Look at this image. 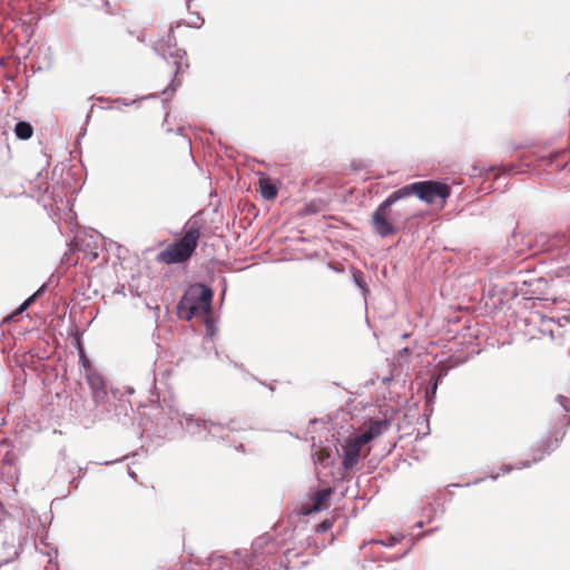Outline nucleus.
<instances>
[{
    "instance_id": "14",
    "label": "nucleus",
    "mask_w": 570,
    "mask_h": 570,
    "mask_svg": "<svg viewBox=\"0 0 570 570\" xmlns=\"http://www.w3.org/2000/svg\"><path fill=\"white\" fill-rule=\"evenodd\" d=\"M3 552L0 556V568L4 564H8L14 561L19 557V549L16 547L13 542H3Z\"/></svg>"
},
{
    "instance_id": "42",
    "label": "nucleus",
    "mask_w": 570,
    "mask_h": 570,
    "mask_svg": "<svg viewBox=\"0 0 570 570\" xmlns=\"http://www.w3.org/2000/svg\"><path fill=\"white\" fill-rule=\"evenodd\" d=\"M129 475H130L132 479H135V480H136V473H135V472L130 471V472H129Z\"/></svg>"
},
{
    "instance_id": "19",
    "label": "nucleus",
    "mask_w": 570,
    "mask_h": 570,
    "mask_svg": "<svg viewBox=\"0 0 570 570\" xmlns=\"http://www.w3.org/2000/svg\"><path fill=\"white\" fill-rule=\"evenodd\" d=\"M352 439L362 448L363 445L374 440L375 435L368 429H366L363 433L352 436Z\"/></svg>"
},
{
    "instance_id": "11",
    "label": "nucleus",
    "mask_w": 570,
    "mask_h": 570,
    "mask_svg": "<svg viewBox=\"0 0 570 570\" xmlns=\"http://www.w3.org/2000/svg\"><path fill=\"white\" fill-rule=\"evenodd\" d=\"M556 400L562 407V413L557 416V420L552 426L563 428V430L566 431L567 426L570 423V416L568 415V413L570 412V399L563 395H558Z\"/></svg>"
},
{
    "instance_id": "28",
    "label": "nucleus",
    "mask_w": 570,
    "mask_h": 570,
    "mask_svg": "<svg viewBox=\"0 0 570 570\" xmlns=\"http://www.w3.org/2000/svg\"><path fill=\"white\" fill-rule=\"evenodd\" d=\"M80 360H81V364H82V366H83V368H85L86 371H87V368H88L89 366H92V365L90 364V361L86 357V355H85V353H83L82 351L80 352Z\"/></svg>"
},
{
    "instance_id": "6",
    "label": "nucleus",
    "mask_w": 570,
    "mask_h": 570,
    "mask_svg": "<svg viewBox=\"0 0 570 570\" xmlns=\"http://www.w3.org/2000/svg\"><path fill=\"white\" fill-rule=\"evenodd\" d=\"M132 406L127 401L110 400V405H105L96 409L92 415H88L87 420L90 424L101 420L115 421L121 425H127L131 422Z\"/></svg>"
},
{
    "instance_id": "30",
    "label": "nucleus",
    "mask_w": 570,
    "mask_h": 570,
    "mask_svg": "<svg viewBox=\"0 0 570 570\" xmlns=\"http://www.w3.org/2000/svg\"><path fill=\"white\" fill-rule=\"evenodd\" d=\"M409 552H410V549L405 550L403 553H401L399 556L391 557L387 561H390V562L397 561V560L404 558Z\"/></svg>"
},
{
    "instance_id": "12",
    "label": "nucleus",
    "mask_w": 570,
    "mask_h": 570,
    "mask_svg": "<svg viewBox=\"0 0 570 570\" xmlns=\"http://www.w3.org/2000/svg\"><path fill=\"white\" fill-rule=\"evenodd\" d=\"M352 281L354 285L361 291V294L364 298L370 294V288L366 282V275L358 268H351Z\"/></svg>"
},
{
    "instance_id": "35",
    "label": "nucleus",
    "mask_w": 570,
    "mask_h": 570,
    "mask_svg": "<svg viewBox=\"0 0 570 570\" xmlns=\"http://www.w3.org/2000/svg\"><path fill=\"white\" fill-rule=\"evenodd\" d=\"M393 377L392 376H386L382 380L383 384L384 385H389L391 382H392Z\"/></svg>"
},
{
    "instance_id": "23",
    "label": "nucleus",
    "mask_w": 570,
    "mask_h": 570,
    "mask_svg": "<svg viewBox=\"0 0 570 570\" xmlns=\"http://www.w3.org/2000/svg\"><path fill=\"white\" fill-rule=\"evenodd\" d=\"M49 282L50 279L43 283L33 294H31L32 297H36V301L48 291Z\"/></svg>"
},
{
    "instance_id": "10",
    "label": "nucleus",
    "mask_w": 570,
    "mask_h": 570,
    "mask_svg": "<svg viewBox=\"0 0 570 570\" xmlns=\"http://www.w3.org/2000/svg\"><path fill=\"white\" fill-rule=\"evenodd\" d=\"M361 446L352 438H347L343 444V462L344 470L353 469L360 460Z\"/></svg>"
},
{
    "instance_id": "24",
    "label": "nucleus",
    "mask_w": 570,
    "mask_h": 570,
    "mask_svg": "<svg viewBox=\"0 0 570 570\" xmlns=\"http://www.w3.org/2000/svg\"><path fill=\"white\" fill-rule=\"evenodd\" d=\"M534 453H532V459L531 460H524V461H521L519 463L515 464V469L517 470H522V469H527V468H530L532 464H534Z\"/></svg>"
},
{
    "instance_id": "20",
    "label": "nucleus",
    "mask_w": 570,
    "mask_h": 570,
    "mask_svg": "<svg viewBox=\"0 0 570 570\" xmlns=\"http://www.w3.org/2000/svg\"><path fill=\"white\" fill-rule=\"evenodd\" d=\"M403 538H404V535H402V534H392V535L387 537L386 539L377 541V543H380L386 548H392V547L396 546L397 543H400L403 540Z\"/></svg>"
},
{
    "instance_id": "13",
    "label": "nucleus",
    "mask_w": 570,
    "mask_h": 570,
    "mask_svg": "<svg viewBox=\"0 0 570 570\" xmlns=\"http://www.w3.org/2000/svg\"><path fill=\"white\" fill-rule=\"evenodd\" d=\"M448 374V371L446 370H443L441 371L440 373L438 374H432L429 382H428V386H426V390H425V397H426V401L428 402H431L433 401V399L435 397V394H436V391H438V387H439V384L441 382V380Z\"/></svg>"
},
{
    "instance_id": "1",
    "label": "nucleus",
    "mask_w": 570,
    "mask_h": 570,
    "mask_svg": "<svg viewBox=\"0 0 570 570\" xmlns=\"http://www.w3.org/2000/svg\"><path fill=\"white\" fill-rule=\"evenodd\" d=\"M412 195L428 204H433L436 199L445 202L451 195V187L445 183L436 180H422L394 190L372 213L371 224L376 235L386 238L399 232L396 227L399 214L394 213L391 207L396 202Z\"/></svg>"
},
{
    "instance_id": "34",
    "label": "nucleus",
    "mask_w": 570,
    "mask_h": 570,
    "mask_svg": "<svg viewBox=\"0 0 570 570\" xmlns=\"http://www.w3.org/2000/svg\"><path fill=\"white\" fill-rule=\"evenodd\" d=\"M69 483H70V485H72L75 489H77V488L79 487V481H78V479H76V478H72V479L70 480V482H69Z\"/></svg>"
},
{
    "instance_id": "18",
    "label": "nucleus",
    "mask_w": 570,
    "mask_h": 570,
    "mask_svg": "<svg viewBox=\"0 0 570 570\" xmlns=\"http://www.w3.org/2000/svg\"><path fill=\"white\" fill-rule=\"evenodd\" d=\"M391 422L386 419L384 420H373L370 422L367 429L377 438L384 431H386L390 426Z\"/></svg>"
},
{
    "instance_id": "31",
    "label": "nucleus",
    "mask_w": 570,
    "mask_h": 570,
    "mask_svg": "<svg viewBox=\"0 0 570 570\" xmlns=\"http://www.w3.org/2000/svg\"><path fill=\"white\" fill-rule=\"evenodd\" d=\"M115 101L121 106H129V105L135 104L137 100L135 99V100H131L128 102V101H126V99L117 98Z\"/></svg>"
},
{
    "instance_id": "32",
    "label": "nucleus",
    "mask_w": 570,
    "mask_h": 570,
    "mask_svg": "<svg viewBox=\"0 0 570 570\" xmlns=\"http://www.w3.org/2000/svg\"><path fill=\"white\" fill-rule=\"evenodd\" d=\"M328 267L333 271H335L336 273H343L344 272V268L343 267H337L336 265H334L333 263H328Z\"/></svg>"
},
{
    "instance_id": "33",
    "label": "nucleus",
    "mask_w": 570,
    "mask_h": 570,
    "mask_svg": "<svg viewBox=\"0 0 570 570\" xmlns=\"http://www.w3.org/2000/svg\"><path fill=\"white\" fill-rule=\"evenodd\" d=\"M409 353H410V348L409 347H404V348L399 351V355L401 357L406 356Z\"/></svg>"
},
{
    "instance_id": "41",
    "label": "nucleus",
    "mask_w": 570,
    "mask_h": 570,
    "mask_svg": "<svg viewBox=\"0 0 570 570\" xmlns=\"http://www.w3.org/2000/svg\"><path fill=\"white\" fill-rule=\"evenodd\" d=\"M193 1H194V0H187V1H186V7H187V9H188V10H189V8H190V3H191Z\"/></svg>"
},
{
    "instance_id": "29",
    "label": "nucleus",
    "mask_w": 570,
    "mask_h": 570,
    "mask_svg": "<svg viewBox=\"0 0 570 570\" xmlns=\"http://www.w3.org/2000/svg\"><path fill=\"white\" fill-rule=\"evenodd\" d=\"M560 325L570 324V313L564 314L558 318Z\"/></svg>"
},
{
    "instance_id": "8",
    "label": "nucleus",
    "mask_w": 570,
    "mask_h": 570,
    "mask_svg": "<svg viewBox=\"0 0 570 570\" xmlns=\"http://www.w3.org/2000/svg\"><path fill=\"white\" fill-rule=\"evenodd\" d=\"M86 380L91 391V399L95 404V409H99L106 403L110 405V399L106 389V381L94 366H89L87 368Z\"/></svg>"
},
{
    "instance_id": "25",
    "label": "nucleus",
    "mask_w": 570,
    "mask_h": 570,
    "mask_svg": "<svg viewBox=\"0 0 570 570\" xmlns=\"http://www.w3.org/2000/svg\"><path fill=\"white\" fill-rule=\"evenodd\" d=\"M92 107L90 108L89 112L86 116L85 126L88 125L90 117H91ZM87 132V127H82L80 132L78 134V140L81 139Z\"/></svg>"
},
{
    "instance_id": "38",
    "label": "nucleus",
    "mask_w": 570,
    "mask_h": 570,
    "mask_svg": "<svg viewBox=\"0 0 570 570\" xmlns=\"http://www.w3.org/2000/svg\"><path fill=\"white\" fill-rule=\"evenodd\" d=\"M499 476H500V473H492V474H490V478L492 480H497Z\"/></svg>"
},
{
    "instance_id": "26",
    "label": "nucleus",
    "mask_w": 570,
    "mask_h": 570,
    "mask_svg": "<svg viewBox=\"0 0 570 570\" xmlns=\"http://www.w3.org/2000/svg\"><path fill=\"white\" fill-rule=\"evenodd\" d=\"M332 527V522L328 521V520H324L322 521L320 524H318V528H320V531L321 532H326L327 530H330Z\"/></svg>"
},
{
    "instance_id": "36",
    "label": "nucleus",
    "mask_w": 570,
    "mask_h": 570,
    "mask_svg": "<svg viewBox=\"0 0 570 570\" xmlns=\"http://www.w3.org/2000/svg\"><path fill=\"white\" fill-rule=\"evenodd\" d=\"M484 479L483 478H480V479H475L473 482H469L465 484V487H469L471 484H479L480 482H482Z\"/></svg>"
},
{
    "instance_id": "9",
    "label": "nucleus",
    "mask_w": 570,
    "mask_h": 570,
    "mask_svg": "<svg viewBox=\"0 0 570 570\" xmlns=\"http://www.w3.org/2000/svg\"><path fill=\"white\" fill-rule=\"evenodd\" d=\"M333 490L331 488L318 489L313 493L312 497V505H303L301 508V513L303 515H309L314 512H320L326 508V503L330 500Z\"/></svg>"
},
{
    "instance_id": "27",
    "label": "nucleus",
    "mask_w": 570,
    "mask_h": 570,
    "mask_svg": "<svg viewBox=\"0 0 570 570\" xmlns=\"http://www.w3.org/2000/svg\"><path fill=\"white\" fill-rule=\"evenodd\" d=\"M501 473L502 474H507V473H510L512 472L513 470H517L515 469V464H503L501 468Z\"/></svg>"
},
{
    "instance_id": "4",
    "label": "nucleus",
    "mask_w": 570,
    "mask_h": 570,
    "mask_svg": "<svg viewBox=\"0 0 570 570\" xmlns=\"http://www.w3.org/2000/svg\"><path fill=\"white\" fill-rule=\"evenodd\" d=\"M213 289L204 283L191 284L177 304L180 320L190 321L195 316H208L213 311Z\"/></svg>"
},
{
    "instance_id": "16",
    "label": "nucleus",
    "mask_w": 570,
    "mask_h": 570,
    "mask_svg": "<svg viewBox=\"0 0 570 570\" xmlns=\"http://www.w3.org/2000/svg\"><path fill=\"white\" fill-rule=\"evenodd\" d=\"M14 134L20 140H28L33 135V128L28 121L20 120L14 126Z\"/></svg>"
},
{
    "instance_id": "40",
    "label": "nucleus",
    "mask_w": 570,
    "mask_h": 570,
    "mask_svg": "<svg viewBox=\"0 0 570 570\" xmlns=\"http://www.w3.org/2000/svg\"><path fill=\"white\" fill-rule=\"evenodd\" d=\"M117 461H118V460H115V461H106V462H104L102 464H105V465H109V464H112V463H115V462H117Z\"/></svg>"
},
{
    "instance_id": "15",
    "label": "nucleus",
    "mask_w": 570,
    "mask_h": 570,
    "mask_svg": "<svg viewBox=\"0 0 570 570\" xmlns=\"http://www.w3.org/2000/svg\"><path fill=\"white\" fill-rule=\"evenodd\" d=\"M261 195L266 200H273L277 197V187L269 178L259 179Z\"/></svg>"
},
{
    "instance_id": "21",
    "label": "nucleus",
    "mask_w": 570,
    "mask_h": 570,
    "mask_svg": "<svg viewBox=\"0 0 570 570\" xmlns=\"http://www.w3.org/2000/svg\"><path fill=\"white\" fill-rule=\"evenodd\" d=\"M190 14L193 16V18L186 23L187 27L189 28H196V29H199L204 26V18L198 13V12H190Z\"/></svg>"
},
{
    "instance_id": "44",
    "label": "nucleus",
    "mask_w": 570,
    "mask_h": 570,
    "mask_svg": "<svg viewBox=\"0 0 570 570\" xmlns=\"http://www.w3.org/2000/svg\"><path fill=\"white\" fill-rule=\"evenodd\" d=\"M246 376H248L249 379H253V380H256L253 375L250 374H246Z\"/></svg>"
},
{
    "instance_id": "22",
    "label": "nucleus",
    "mask_w": 570,
    "mask_h": 570,
    "mask_svg": "<svg viewBox=\"0 0 570 570\" xmlns=\"http://www.w3.org/2000/svg\"><path fill=\"white\" fill-rule=\"evenodd\" d=\"M36 302V297H32L31 295L26 298L21 304L20 306L17 308V312L16 314H21L23 313L24 311H27L29 308V306H31L33 303Z\"/></svg>"
},
{
    "instance_id": "37",
    "label": "nucleus",
    "mask_w": 570,
    "mask_h": 570,
    "mask_svg": "<svg viewBox=\"0 0 570 570\" xmlns=\"http://www.w3.org/2000/svg\"><path fill=\"white\" fill-rule=\"evenodd\" d=\"M78 471H79L78 479H81V478L86 474V469H83V468H81V466H80V468L78 469Z\"/></svg>"
},
{
    "instance_id": "39",
    "label": "nucleus",
    "mask_w": 570,
    "mask_h": 570,
    "mask_svg": "<svg viewBox=\"0 0 570 570\" xmlns=\"http://www.w3.org/2000/svg\"><path fill=\"white\" fill-rule=\"evenodd\" d=\"M230 364L235 367V368H240V365L237 364L236 362L234 361H230Z\"/></svg>"
},
{
    "instance_id": "5",
    "label": "nucleus",
    "mask_w": 570,
    "mask_h": 570,
    "mask_svg": "<svg viewBox=\"0 0 570 570\" xmlns=\"http://www.w3.org/2000/svg\"><path fill=\"white\" fill-rule=\"evenodd\" d=\"M183 24V21H177L176 27H180ZM174 30L175 26H171L166 39L158 40L154 43L153 49L156 55L161 57L163 59L168 58H176L177 60L174 61L175 66V72L174 78L171 79V82L167 88L163 90L164 95H169L176 91L177 87L180 85V82H176V77L188 69L189 63L186 61L185 63L181 62L184 58H186L187 53L184 49L176 48V39L174 37Z\"/></svg>"
},
{
    "instance_id": "45",
    "label": "nucleus",
    "mask_w": 570,
    "mask_h": 570,
    "mask_svg": "<svg viewBox=\"0 0 570 570\" xmlns=\"http://www.w3.org/2000/svg\"><path fill=\"white\" fill-rule=\"evenodd\" d=\"M493 170H494V167H490V168L488 169V173L493 171Z\"/></svg>"
},
{
    "instance_id": "43",
    "label": "nucleus",
    "mask_w": 570,
    "mask_h": 570,
    "mask_svg": "<svg viewBox=\"0 0 570 570\" xmlns=\"http://www.w3.org/2000/svg\"><path fill=\"white\" fill-rule=\"evenodd\" d=\"M416 527H417V528H422V527H423V522H421V521H420V522H417V523H416Z\"/></svg>"
},
{
    "instance_id": "7",
    "label": "nucleus",
    "mask_w": 570,
    "mask_h": 570,
    "mask_svg": "<svg viewBox=\"0 0 570 570\" xmlns=\"http://www.w3.org/2000/svg\"><path fill=\"white\" fill-rule=\"evenodd\" d=\"M564 435L563 428L551 426L548 435L541 438L531 446V452L534 453V462H541L547 455L556 451Z\"/></svg>"
},
{
    "instance_id": "17",
    "label": "nucleus",
    "mask_w": 570,
    "mask_h": 570,
    "mask_svg": "<svg viewBox=\"0 0 570 570\" xmlns=\"http://www.w3.org/2000/svg\"><path fill=\"white\" fill-rule=\"evenodd\" d=\"M548 159L550 164H556L557 167L564 168L570 159V154L567 150H559L551 153Z\"/></svg>"
},
{
    "instance_id": "2",
    "label": "nucleus",
    "mask_w": 570,
    "mask_h": 570,
    "mask_svg": "<svg viewBox=\"0 0 570 570\" xmlns=\"http://www.w3.org/2000/svg\"><path fill=\"white\" fill-rule=\"evenodd\" d=\"M168 421L176 423L181 430L191 439L200 442L210 440H224L226 431L234 429L229 424L196 416L193 413L180 411L178 409L169 407L168 411L163 407L161 415L157 421L159 436L164 439H173L174 431L168 426Z\"/></svg>"
},
{
    "instance_id": "3",
    "label": "nucleus",
    "mask_w": 570,
    "mask_h": 570,
    "mask_svg": "<svg viewBox=\"0 0 570 570\" xmlns=\"http://www.w3.org/2000/svg\"><path fill=\"white\" fill-rule=\"evenodd\" d=\"M202 219L193 216L183 229V236L158 254V261L165 264H181L190 259L203 235Z\"/></svg>"
}]
</instances>
